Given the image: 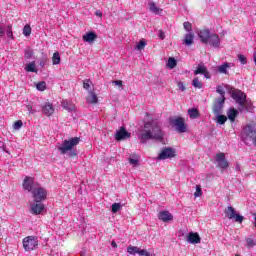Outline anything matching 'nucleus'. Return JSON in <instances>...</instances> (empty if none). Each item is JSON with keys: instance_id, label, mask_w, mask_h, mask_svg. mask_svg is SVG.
<instances>
[{"instance_id": "1", "label": "nucleus", "mask_w": 256, "mask_h": 256, "mask_svg": "<svg viewBox=\"0 0 256 256\" xmlns=\"http://www.w3.org/2000/svg\"><path fill=\"white\" fill-rule=\"evenodd\" d=\"M165 133L161 129V122L152 120L144 123V129L138 134V139L141 143H147L149 140L163 141Z\"/></svg>"}, {"instance_id": "2", "label": "nucleus", "mask_w": 256, "mask_h": 256, "mask_svg": "<svg viewBox=\"0 0 256 256\" xmlns=\"http://www.w3.org/2000/svg\"><path fill=\"white\" fill-rule=\"evenodd\" d=\"M81 143V138L73 137L70 139H65L61 144L57 145V149L60 155H67L69 157H77V145Z\"/></svg>"}, {"instance_id": "3", "label": "nucleus", "mask_w": 256, "mask_h": 256, "mask_svg": "<svg viewBox=\"0 0 256 256\" xmlns=\"http://www.w3.org/2000/svg\"><path fill=\"white\" fill-rule=\"evenodd\" d=\"M198 37L201 43L205 45H210L213 49H220L221 48V38L216 33H211L209 29H203L198 32Z\"/></svg>"}, {"instance_id": "4", "label": "nucleus", "mask_w": 256, "mask_h": 256, "mask_svg": "<svg viewBox=\"0 0 256 256\" xmlns=\"http://www.w3.org/2000/svg\"><path fill=\"white\" fill-rule=\"evenodd\" d=\"M242 141L245 145L254 144L256 147V128L253 125H246L241 133Z\"/></svg>"}, {"instance_id": "5", "label": "nucleus", "mask_w": 256, "mask_h": 256, "mask_svg": "<svg viewBox=\"0 0 256 256\" xmlns=\"http://www.w3.org/2000/svg\"><path fill=\"white\" fill-rule=\"evenodd\" d=\"M23 248L28 253L35 251L39 247V238L37 236H26L22 240Z\"/></svg>"}, {"instance_id": "6", "label": "nucleus", "mask_w": 256, "mask_h": 256, "mask_svg": "<svg viewBox=\"0 0 256 256\" xmlns=\"http://www.w3.org/2000/svg\"><path fill=\"white\" fill-rule=\"evenodd\" d=\"M32 197L34 198V201L36 203H41V201H45V199H47V189L41 186H36L32 190Z\"/></svg>"}, {"instance_id": "7", "label": "nucleus", "mask_w": 256, "mask_h": 256, "mask_svg": "<svg viewBox=\"0 0 256 256\" xmlns=\"http://www.w3.org/2000/svg\"><path fill=\"white\" fill-rule=\"evenodd\" d=\"M224 213L228 219H232L233 221H236V223H243V216L237 214V211L233 206H228Z\"/></svg>"}, {"instance_id": "8", "label": "nucleus", "mask_w": 256, "mask_h": 256, "mask_svg": "<svg viewBox=\"0 0 256 256\" xmlns=\"http://www.w3.org/2000/svg\"><path fill=\"white\" fill-rule=\"evenodd\" d=\"M176 151L171 147H165L161 150L160 154L158 155V159L160 161H165V159H173L175 157Z\"/></svg>"}, {"instance_id": "9", "label": "nucleus", "mask_w": 256, "mask_h": 256, "mask_svg": "<svg viewBox=\"0 0 256 256\" xmlns=\"http://www.w3.org/2000/svg\"><path fill=\"white\" fill-rule=\"evenodd\" d=\"M172 125L178 133H187V125L183 118H175L172 120Z\"/></svg>"}, {"instance_id": "10", "label": "nucleus", "mask_w": 256, "mask_h": 256, "mask_svg": "<svg viewBox=\"0 0 256 256\" xmlns=\"http://www.w3.org/2000/svg\"><path fill=\"white\" fill-rule=\"evenodd\" d=\"M215 161L217 163V167L220 169H228L229 168V162L227 159H225V153L220 152L216 154Z\"/></svg>"}, {"instance_id": "11", "label": "nucleus", "mask_w": 256, "mask_h": 256, "mask_svg": "<svg viewBox=\"0 0 256 256\" xmlns=\"http://www.w3.org/2000/svg\"><path fill=\"white\" fill-rule=\"evenodd\" d=\"M232 98L235 99L239 107H243L245 100L247 99V95L241 90H236L232 93Z\"/></svg>"}, {"instance_id": "12", "label": "nucleus", "mask_w": 256, "mask_h": 256, "mask_svg": "<svg viewBox=\"0 0 256 256\" xmlns=\"http://www.w3.org/2000/svg\"><path fill=\"white\" fill-rule=\"evenodd\" d=\"M30 211L32 215H41L45 211V205L41 202L34 201L30 204Z\"/></svg>"}, {"instance_id": "13", "label": "nucleus", "mask_w": 256, "mask_h": 256, "mask_svg": "<svg viewBox=\"0 0 256 256\" xmlns=\"http://www.w3.org/2000/svg\"><path fill=\"white\" fill-rule=\"evenodd\" d=\"M223 105H225V98H218L213 105L214 115H221L223 113Z\"/></svg>"}, {"instance_id": "14", "label": "nucleus", "mask_w": 256, "mask_h": 256, "mask_svg": "<svg viewBox=\"0 0 256 256\" xmlns=\"http://www.w3.org/2000/svg\"><path fill=\"white\" fill-rule=\"evenodd\" d=\"M23 189L24 191L32 193L33 189H35V180L33 179V177L26 176L24 178Z\"/></svg>"}, {"instance_id": "15", "label": "nucleus", "mask_w": 256, "mask_h": 256, "mask_svg": "<svg viewBox=\"0 0 256 256\" xmlns=\"http://www.w3.org/2000/svg\"><path fill=\"white\" fill-rule=\"evenodd\" d=\"M186 241L192 245H197V243H201V237L197 232H189L186 236Z\"/></svg>"}, {"instance_id": "16", "label": "nucleus", "mask_w": 256, "mask_h": 256, "mask_svg": "<svg viewBox=\"0 0 256 256\" xmlns=\"http://www.w3.org/2000/svg\"><path fill=\"white\" fill-rule=\"evenodd\" d=\"M129 137H131V134L125 130V127H121L118 131H116V141H123V139H129Z\"/></svg>"}, {"instance_id": "17", "label": "nucleus", "mask_w": 256, "mask_h": 256, "mask_svg": "<svg viewBox=\"0 0 256 256\" xmlns=\"http://www.w3.org/2000/svg\"><path fill=\"white\" fill-rule=\"evenodd\" d=\"M42 111H43L44 115H46V117H51V115H53V113H55V107L53 106V104L51 102H45L42 105Z\"/></svg>"}, {"instance_id": "18", "label": "nucleus", "mask_w": 256, "mask_h": 256, "mask_svg": "<svg viewBox=\"0 0 256 256\" xmlns=\"http://www.w3.org/2000/svg\"><path fill=\"white\" fill-rule=\"evenodd\" d=\"M158 219L163 221V223H169V221H173V214L169 211L163 210L158 213Z\"/></svg>"}, {"instance_id": "19", "label": "nucleus", "mask_w": 256, "mask_h": 256, "mask_svg": "<svg viewBox=\"0 0 256 256\" xmlns=\"http://www.w3.org/2000/svg\"><path fill=\"white\" fill-rule=\"evenodd\" d=\"M233 67L232 63L226 62L220 66L217 67L218 73H222L224 75H229V71L227 69H231Z\"/></svg>"}, {"instance_id": "20", "label": "nucleus", "mask_w": 256, "mask_h": 256, "mask_svg": "<svg viewBox=\"0 0 256 256\" xmlns=\"http://www.w3.org/2000/svg\"><path fill=\"white\" fill-rule=\"evenodd\" d=\"M61 106L63 107V109L69 111L70 113L75 111V104H73V102H71L70 100H62Z\"/></svg>"}, {"instance_id": "21", "label": "nucleus", "mask_w": 256, "mask_h": 256, "mask_svg": "<svg viewBox=\"0 0 256 256\" xmlns=\"http://www.w3.org/2000/svg\"><path fill=\"white\" fill-rule=\"evenodd\" d=\"M194 39H195V34H193V32H188L184 36L183 43L186 44L187 47H191V45H193Z\"/></svg>"}, {"instance_id": "22", "label": "nucleus", "mask_w": 256, "mask_h": 256, "mask_svg": "<svg viewBox=\"0 0 256 256\" xmlns=\"http://www.w3.org/2000/svg\"><path fill=\"white\" fill-rule=\"evenodd\" d=\"M239 115V111L236 110L235 108H230L227 111V117L231 123H235V119H237V116Z\"/></svg>"}, {"instance_id": "23", "label": "nucleus", "mask_w": 256, "mask_h": 256, "mask_svg": "<svg viewBox=\"0 0 256 256\" xmlns=\"http://www.w3.org/2000/svg\"><path fill=\"white\" fill-rule=\"evenodd\" d=\"M83 41L86 43H93L97 39V34L95 32H88L82 37Z\"/></svg>"}, {"instance_id": "24", "label": "nucleus", "mask_w": 256, "mask_h": 256, "mask_svg": "<svg viewBox=\"0 0 256 256\" xmlns=\"http://www.w3.org/2000/svg\"><path fill=\"white\" fill-rule=\"evenodd\" d=\"M253 109V103L249 99L244 100L243 106L239 107V111H251Z\"/></svg>"}, {"instance_id": "25", "label": "nucleus", "mask_w": 256, "mask_h": 256, "mask_svg": "<svg viewBox=\"0 0 256 256\" xmlns=\"http://www.w3.org/2000/svg\"><path fill=\"white\" fill-rule=\"evenodd\" d=\"M87 103H90L92 105H95L98 103L99 98L97 97V94L95 92H89V96L86 98Z\"/></svg>"}, {"instance_id": "26", "label": "nucleus", "mask_w": 256, "mask_h": 256, "mask_svg": "<svg viewBox=\"0 0 256 256\" xmlns=\"http://www.w3.org/2000/svg\"><path fill=\"white\" fill-rule=\"evenodd\" d=\"M207 70V66L204 64H198L196 70L194 71V75H203Z\"/></svg>"}, {"instance_id": "27", "label": "nucleus", "mask_w": 256, "mask_h": 256, "mask_svg": "<svg viewBox=\"0 0 256 256\" xmlns=\"http://www.w3.org/2000/svg\"><path fill=\"white\" fill-rule=\"evenodd\" d=\"M25 71H27L28 73H37V67L35 65V61L27 64L25 67Z\"/></svg>"}, {"instance_id": "28", "label": "nucleus", "mask_w": 256, "mask_h": 256, "mask_svg": "<svg viewBox=\"0 0 256 256\" xmlns=\"http://www.w3.org/2000/svg\"><path fill=\"white\" fill-rule=\"evenodd\" d=\"M149 10L152 13H155L156 15L161 13V11H163L161 8L157 7V4H155V2H150L149 3Z\"/></svg>"}, {"instance_id": "29", "label": "nucleus", "mask_w": 256, "mask_h": 256, "mask_svg": "<svg viewBox=\"0 0 256 256\" xmlns=\"http://www.w3.org/2000/svg\"><path fill=\"white\" fill-rule=\"evenodd\" d=\"M128 161L130 165H132L133 167H139V156L132 155L131 157L128 158Z\"/></svg>"}, {"instance_id": "30", "label": "nucleus", "mask_w": 256, "mask_h": 256, "mask_svg": "<svg viewBox=\"0 0 256 256\" xmlns=\"http://www.w3.org/2000/svg\"><path fill=\"white\" fill-rule=\"evenodd\" d=\"M190 119H197L199 117V110L197 108L188 109Z\"/></svg>"}, {"instance_id": "31", "label": "nucleus", "mask_w": 256, "mask_h": 256, "mask_svg": "<svg viewBox=\"0 0 256 256\" xmlns=\"http://www.w3.org/2000/svg\"><path fill=\"white\" fill-rule=\"evenodd\" d=\"M226 122H227V116L216 114V123H218V125H225Z\"/></svg>"}, {"instance_id": "32", "label": "nucleus", "mask_w": 256, "mask_h": 256, "mask_svg": "<svg viewBox=\"0 0 256 256\" xmlns=\"http://www.w3.org/2000/svg\"><path fill=\"white\" fill-rule=\"evenodd\" d=\"M139 250V247L130 245L127 248V253H129V255H139Z\"/></svg>"}, {"instance_id": "33", "label": "nucleus", "mask_w": 256, "mask_h": 256, "mask_svg": "<svg viewBox=\"0 0 256 256\" xmlns=\"http://www.w3.org/2000/svg\"><path fill=\"white\" fill-rule=\"evenodd\" d=\"M167 67L168 69H175L177 67V60L173 57L168 58Z\"/></svg>"}, {"instance_id": "34", "label": "nucleus", "mask_w": 256, "mask_h": 256, "mask_svg": "<svg viewBox=\"0 0 256 256\" xmlns=\"http://www.w3.org/2000/svg\"><path fill=\"white\" fill-rule=\"evenodd\" d=\"M192 85L195 89H203V82H201L198 77L192 80Z\"/></svg>"}, {"instance_id": "35", "label": "nucleus", "mask_w": 256, "mask_h": 256, "mask_svg": "<svg viewBox=\"0 0 256 256\" xmlns=\"http://www.w3.org/2000/svg\"><path fill=\"white\" fill-rule=\"evenodd\" d=\"M59 63H61V55L59 52H55L52 57V64L59 65Z\"/></svg>"}, {"instance_id": "36", "label": "nucleus", "mask_w": 256, "mask_h": 256, "mask_svg": "<svg viewBox=\"0 0 256 256\" xmlns=\"http://www.w3.org/2000/svg\"><path fill=\"white\" fill-rule=\"evenodd\" d=\"M146 46H147V41H145V39H141V40L136 44V50H137V51H141V50L145 49Z\"/></svg>"}, {"instance_id": "37", "label": "nucleus", "mask_w": 256, "mask_h": 256, "mask_svg": "<svg viewBox=\"0 0 256 256\" xmlns=\"http://www.w3.org/2000/svg\"><path fill=\"white\" fill-rule=\"evenodd\" d=\"M33 50L31 48H27L24 50V56L26 59H33Z\"/></svg>"}, {"instance_id": "38", "label": "nucleus", "mask_w": 256, "mask_h": 256, "mask_svg": "<svg viewBox=\"0 0 256 256\" xmlns=\"http://www.w3.org/2000/svg\"><path fill=\"white\" fill-rule=\"evenodd\" d=\"M122 207L123 206L121 205V203L112 204V213H119V211H121Z\"/></svg>"}, {"instance_id": "39", "label": "nucleus", "mask_w": 256, "mask_h": 256, "mask_svg": "<svg viewBox=\"0 0 256 256\" xmlns=\"http://www.w3.org/2000/svg\"><path fill=\"white\" fill-rule=\"evenodd\" d=\"M36 89L38 91H45V89H47V83H45V81H41L36 85Z\"/></svg>"}, {"instance_id": "40", "label": "nucleus", "mask_w": 256, "mask_h": 256, "mask_svg": "<svg viewBox=\"0 0 256 256\" xmlns=\"http://www.w3.org/2000/svg\"><path fill=\"white\" fill-rule=\"evenodd\" d=\"M216 92L220 95L219 99H225V89H223V86H217Z\"/></svg>"}, {"instance_id": "41", "label": "nucleus", "mask_w": 256, "mask_h": 256, "mask_svg": "<svg viewBox=\"0 0 256 256\" xmlns=\"http://www.w3.org/2000/svg\"><path fill=\"white\" fill-rule=\"evenodd\" d=\"M23 127V121L21 120H17L14 125H13V129L15 131H19V129H21Z\"/></svg>"}, {"instance_id": "42", "label": "nucleus", "mask_w": 256, "mask_h": 256, "mask_svg": "<svg viewBox=\"0 0 256 256\" xmlns=\"http://www.w3.org/2000/svg\"><path fill=\"white\" fill-rule=\"evenodd\" d=\"M203 195V190L201 189V185H196V191L194 193V197H201Z\"/></svg>"}, {"instance_id": "43", "label": "nucleus", "mask_w": 256, "mask_h": 256, "mask_svg": "<svg viewBox=\"0 0 256 256\" xmlns=\"http://www.w3.org/2000/svg\"><path fill=\"white\" fill-rule=\"evenodd\" d=\"M255 245H256V242L254 239L252 238L246 239V247L251 248V247H255Z\"/></svg>"}, {"instance_id": "44", "label": "nucleus", "mask_w": 256, "mask_h": 256, "mask_svg": "<svg viewBox=\"0 0 256 256\" xmlns=\"http://www.w3.org/2000/svg\"><path fill=\"white\" fill-rule=\"evenodd\" d=\"M23 35H25V37H29V35H31V26L29 25L24 26Z\"/></svg>"}, {"instance_id": "45", "label": "nucleus", "mask_w": 256, "mask_h": 256, "mask_svg": "<svg viewBox=\"0 0 256 256\" xmlns=\"http://www.w3.org/2000/svg\"><path fill=\"white\" fill-rule=\"evenodd\" d=\"M183 27H184L185 31H187L188 33H191V31L193 29V26L191 25L190 22H184Z\"/></svg>"}, {"instance_id": "46", "label": "nucleus", "mask_w": 256, "mask_h": 256, "mask_svg": "<svg viewBox=\"0 0 256 256\" xmlns=\"http://www.w3.org/2000/svg\"><path fill=\"white\" fill-rule=\"evenodd\" d=\"M238 61H240L242 65H247V58L242 54L238 55Z\"/></svg>"}, {"instance_id": "47", "label": "nucleus", "mask_w": 256, "mask_h": 256, "mask_svg": "<svg viewBox=\"0 0 256 256\" xmlns=\"http://www.w3.org/2000/svg\"><path fill=\"white\" fill-rule=\"evenodd\" d=\"M6 35H7V37L13 38V30H12L11 25L7 26Z\"/></svg>"}, {"instance_id": "48", "label": "nucleus", "mask_w": 256, "mask_h": 256, "mask_svg": "<svg viewBox=\"0 0 256 256\" xmlns=\"http://www.w3.org/2000/svg\"><path fill=\"white\" fill-rule=\"evenodd\" d=\"M83 87H84V89L89 91V87H91V81L90 80H84Z\"/></svg>"}, {"instance_id": "49", "label": "nucleus", "mask_w": 256, "mask_h": 256, "mask_svg": "<svg viewBox=\"0 0 256 256\" xmlns=\"http://www.w3.org/2000/svg\"><path fill=\"white\" fill-rule=\"evenodd\" d=\"M139 256H151V254L147 250H140L138 251Z\"/></svg>"}, {"instance_id": "50", "label": "nucleus", "mask_w": 256, "mask_h": 256, "mask_svg": "<svg viewBox=\"0 0 256 256\" xmlns=\"http://www.w3.org/2000/svg\"><path fill=\"white\" fill-rule=\"evenodd\" d=\"M113 84L116 85L117 87H123V81L121 80H115L113 81Z\"/></svg>"}, {"instance_id": "51", "label": "nucleus", "mask_w": 256, "mask_h": 256, "mask_svg": "<svg viewBox=\"0 0 256 256\" xmlns=\"http://www.w3.org/2000/svg\"><path fill=\"white\" fill-rule=\"evenodd\" d=\"M178 89L180 91H185L186 89L185 84H183V82H178Z\"/></svg>"}, {"instance_id": "52", "label": "nucleus", "mask_w": 256, "mask_h": 256, "mask_svg": "<svg viewBox=\"0 0 256 256\" xmlns=\"http://www.w3.org/2000/svg\"><path fill=\"white\" fill-rule=\"evenodd\" d=\"M158 37H160V39H165V32H163V30H159L158 31Z\"/></svg>"}, {"instance_id": "53", "label": "nucleus", "mask_w": 256, "mask_h": 256, "mask_svg": "<svg viewBox=\"0 0 256 256\" xmlns=\"http://www.w3.org/2000/svg\"><path fill=\"white\" fill-rule=\"evenodd\" d=\"M202 75H204L205 79L211 78V74L209 73V71L207 69L204 71V73Z\"/></svg>"}, {"instance_id": "54", "label": "nucleus", "mask_w": 256, "mask_h": 256, "mask_svg": "<svg viewBox=\"0 0 256 256\" xmlns=\"http://www.w3.org/2000/svg\"><path fill=\"white\" fill-rule=\"evenodd\" d=\"M0 37H5V29L0 25Z\"/></svg>"}, {"instance_id": "55", "label": "nucleus", "mask_w": 256, "mask_h": 256, "mask_svg": "<svg viewBox=\"0 0 256 256\" xmlns=\"http://www.w3.org/2000/svg\"><path fill=\"white\" fill-rule=\"evenodd\" d=\"M95 15H96V17H103V12H101V10H97L95 12Z\"/></svg>"}, {"instance_id": "56", "label": "nucleus", "mask_w": 256, "mask_h": 256, "mask_svg": "<svg viewBox=\"0 0 256 256\" xmlns=\"http://www.w3.org/2000/svg\"><path fill=\"white\" fill-rule=\"evenodd\" d=\"M111 247H113L114 249H117V243L115 241L111 242Z\"/></svg>"}, {"instance_id": "57", "label": "nucleus", "mask_w": 256, "mask_h": 256, "mask_svg": "<svg viewBox=\"0 0 256 256\" xmlns=\"http://www.w3.org/2000/svg\"><path fill=\"white\" fill-rule=\"evenodd\" d=\"M236 171H241V167L239 166V164H236Z\"/></svg>"}, {"instance_id": "58", "label": "nucleus", "mask_w": 256, "mask_h": 256, "mask_svg": "<svg viewBox=\"0 0 256 256\" xmlns=\"http://www.w3.org/2000/svg\"><path fill=\"white\" fill-rule=\"evenodd\" d=\"M3 151H5V153H9V150L3 145Z\"/></svg>"}, {"instance_id": "59", "label": "nucleus", "mask_w": 256, "mask_h": 256, "mask_svg": "<svg viewBox=\"0 0 256 256\" xmlns=\"http://www.w3.org/2000/svg\"><path fill=\"white\" fill-rule=\"evenodd\" d=\"M40 65L43 67L44 64H43V63H40Z\"/></svg>"}, {"instance_id": "60", "label": "nucleus", "mask_w": 256, "mask_h": 256, "mask_svg": "<svg viewBox=\"0 0 256 256\" xmlns=\"http://www.w3.org/2000/svg\"><path fill=\"white\" fill-rule=\"evenodd\" d=\"M40 65L43 67L44 64H43V63H40Z\"/></svg>"}]
</instances>
